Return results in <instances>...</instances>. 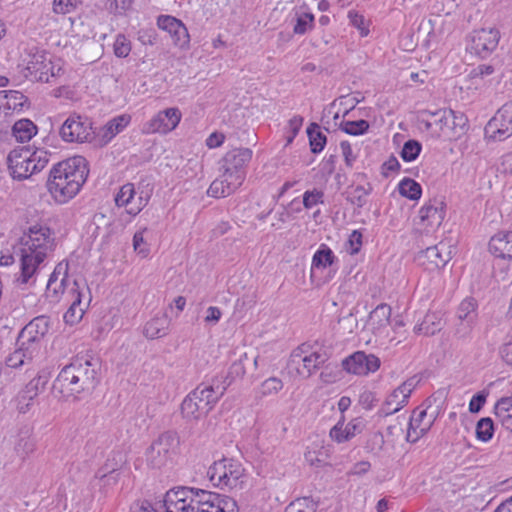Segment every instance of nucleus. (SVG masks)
I'll list each match as a JSON object with an SVG mask.
<instances>
[{"label":"nucleus","mask_w":512,"mask_h":512,"mask_svg":"<svg viewBox=\"0 0 512 512\" xmlns=\"http://www.w3.org/2000/svg\"><path fill=\"white\" fill-rule=\"evenodd\" d=\"M20 248L16 254L20 257V272L15 278L18 286L32 285L40 265L52 247L51 231L48 227L34 225L20 239Z\"/></svg>","instance_id":"nucleus-1"},{"label":"nucleus","mask_w":512,"mask_h":512,"mask_svg":"<svg viewBox=\"0 0 512 512\" xmlns=\"http://www.w3.org/2000/svg\"><path fill=\"white\" fill-rule=\"evenodd\" d=\"M100 362L91 355H77L64 366L53 383V391L63 397L91 392L99 382Z\"/></svg>","instance_id":"nucleus-2"},{"label":"nucleus","mask_w":512,"mask_h":512,"mask_svg":"<svg viewBox=\"0 0 512 512\" xmlns=\"http://www.w3.org/2000/svg\"><path fill=\"white\" fill-rule=\"evenodd\" d=\"M88 174V163L83 156L68 158L51 169L47 181L48 191L56 202L67 203L79 193Z\"/></svg>","instance_id":"nucleus-3"},{"label":"nucleus","mask_w":512,"mask_h":512,"mask_svg":"<svg viewBox=\"0 0 512 512\" xmlns=\"http://www.w3.org/2000/svg\"><path fill=\"white\" fill-rule=\"evenodd\" d=\"M252 158L249 148H235L228 151L220 161V176L208 188V195L221 198L234 193L244 182L246 167Z\"/></svg>","instance_id":"nucleus-4"},{"label":"nucleus","mask_w":512,"mask_h":512,"mask_svg":"<svg viewBox=\"0 0 512 512\" xmlns=\"http://www.w3.org/2000/svg\"><path fill=\"white\" fill-rule=\"evenodd\" d=\"M230 385L231 381H227V377H214L210 384L198 385L181 404L183 417L197 420L206 416Z\"/></svg>","instance_id":"nucleus-5"},{"label":"nucleus","mask_w":512,"mask_h":512,"mask_svg":"<svg viewBox=\"0 0 512 512\" xmlns=\"http://www.w3.org/2000/svg\"><path fill=\"white\" fill-rule=\"evenodd\" d=\"M212 492L179 486L168 490L164 496L166 512H213Z\"/></svg>","instance_id":"nucleus-6"},{"label":"nucleus","mask_w":512,"mask_h":512,"mask_svg":"<svg viewBox=\"0 0 512 512\" xmlns=\"http://www.w3.org/2000/svg\"><path fill=\"white\" fill-rule=\"evenodd\" d=\"M51 153L44 149L15 148L7 157L8 168L13 179L24 180L42 171L50 161Z\"/></svg>","instance_id":"nucleus-7"},{"label":"nucleus","mask_w":512,"mask_h":512,"mask_svg":"<svg viewBox=\"0 0 512 512\" xmlns=\"http://www.w3.org/2000/svg\"><path fill=\"white\" fill-rule=\"evenodd\" d=\"M207 476L215 487L234 489L244 482L245 469L238 460L223 457L208 468Z\"/></svg>","instance_id":"nucleus-8"},{"label":"nucleus","mask_w":512,"mask_h":512,"mask_svg":"<svg viewBox=\"0 0 512 512\" xmlns=\"http://www.w3.org/2000/svg\"><path fill=\"white\" fill-rule=\"evenodd\" d=\"M424 114H428L432 121L424 120L422 123L425 128L430 130L434 126L437 128L436 133H441L452 136H460L464 133L467 118L462 112H456L452 109H439L437 111H424Z\"/></svg>","instance_id":"nucleus-9"},{"label":"nucleus","mask_w":512,"mask_h":512,"mask_svg":"<svg viewBox=\"0 0 512 512\" xmlns=\"http://www.w3.org/2000/svg\"><path fill=\"white\" fill-rule=\"evenodd\" d=\"M25 67V77L31 81L49 82L60 74L62 70L52 62L51 56L44 50L31 48L29 50Z\"/></svg>","instance_id":"nucleus-10"},{"label":"nucleus","mask_w":512,"mask_h":512,"mask_svg":"<svg viewBox=\"0 0 512 512\" xmlns=\"http://www.w3.org/2000/svg\"><path fill=\"white\" fill-rule=\"evenodd\" d=\"M179 446V437L173 431H167L151 444L147 450V462L153 468H161L170 461Z\"/></svg>","instance_id":"nucleus-11"},{"label":"nucleus","mask_w":512,"mask_h":512,"mask_svg":"<svg viewBox=\"0 0 512 512\" xmlns=\"http://www.w3.org/2000/svg\"><path fill=\"white\" fill-rule=\"evenodd\" d=\"M59 134L65 142L84 143L91 142L95 132L88 117L73 113L64 121Z\"/></svg>","instance_id":"nucleus-12"},{"label":"nucleus","mask_w":512,"mask_h":512,"mask_svg":"<svg viewBox=\"0 0 512 512\" xmlns=\"http://www.w3.org/2000/svg\"><path fill=\"white\" fill-rule=\"evenodd\" d=\"M500 32L496 28L473 30L468 36L467 50L470 53L487 58L498 46Z\"/></svg>","instance_id":"nucleus-13"},{"label":"nucleus","mask_w":512,"mask_h":512,"mask_svg":"<svg viewBox=\"0 0 512 512\" xmlns=\"http://www.w3.org/2000/svg\"><path fill=\"white\" fill-rule=\"evenodd\" d=\"M485 134L498 141L512 136V100L505 103L487 123Z\"/></svg>","instance_id":"nucleus-14"},{"label":"nucleus","mask_w":512,"mask_h":512,"mask_svg":"<svg viewBox=\"0 0 512 512\" xmlns=\"http://www.w3.org/2000/svg\"><path fill=\"white\" fill-rule=\"evenodd\" d=\"M181 117L182 114L178 108H167L144 123L142 131L146 134H167L178 126Z\"/></svg>","instance_id":"nucleus-15"},{"label":"nucleus","mask_w":512,"mask_h":512,"mask_svg":"<svg viewBox=\"0 0 512 512\" xmlns=\"http://www.w3.org/2000/svg\"><path fill=\"white\" fill-rule=\"evenodd\" d=\"M478 303L472 298H465L457 309V320L455 328V335L459 339L467 338L476 323L478 312H477Z\"/></svg>","instance_id":"nucleus-16"},{"label":"nucleus","mask_w":512,"mask_h":512,"mask_svg":"<svg viewBox=\"0 0 512 512\" xmlns=\"http://www.w3.org/2000/svg\"><path fill=\"white\" fill-rule=\"evenodd\" d=\"M428 409L429 407L427 409L417 408L413 411L406 435L408 442H417L432 427L437 417V411L428 412Z\"/></svg>","instance_id":"nucleus-17"},{"label":"nucleus","mask_w":512,"mask_h":512,"mask_svg":"<svg viewBox=\"0 0 512 512\" xmlns=\"http://www.w3.org/2000/svg\"><path fill=\"white\" fill-rule=\"evenodd\" d=\"M450 259V251H446V245L443 243L427 247L425 250L419 251L415 256L416 263L428 271L443 268Z\"/></svg>","instance_id":"nucleus-18"},{"label":"nucleus","mask_w":512,"mask_h":512,"mask_svg":"<svg viewBox=\"0 0 512 512\" xmlns=\"http://www.w3.org/2000/svg\"><path fill=\"white\" fill-rule=\"evenodd\" d=\"M380 359L374 354L357 351L342 361V367L348 373L367 375L380 367Z\"/></svg>","instance_id":"nucleus-19"},{"label":"nucleus","mask_w":512,"mask_h":512,"mask_svg":"<svg viewBox=\"0 0 512 512\" xmlns=\"http://www.w3.org/2000/svg\"><path fill=\"white\" fill-rule=\"evenodd\" d=\"M302 353V348L293 351L290 364L295 366L297 373L304 377H310L328 360L325 352H312L309 355H302Z\"/></svg>","instance_id":"nucleus-20"},{"label":"nucleus","mask_w":512,"mask_h":512,"mask_svg":"<svg viewBox=\"0 0 512 512\" xmlns=\"http://www.w3.org/2000/svg\"><path fill=\"white\" fill-rule=\"evenodd\" d=\"M416 384L417 382L414 378L404 381L387 396L380 412L385 416H389L402 409L408 403V399Z\"/></svg>","instance_id":"nucleus-21"},{"label":"nucleus","mask_w":512,"mask_h":512,"mask_svg":"<svg viewBox=\"0 0 512 512\" xmlns=\"http://www.w3.org/2000/svg\"><path fill=\"white\" fill-rule=\"evenodd\" d=\"M71 287L72 284L68 280V263L59 262L49 277L46 286V297L50 302H59L65 290Z\"/></svg>","instance_id":"nucleus-22"},{"label":"nucleus","mask_w":512,"mask_h":512,"mask_svg":"<svg viewBox=\"0 0 512 512\" xmlns=\"http://www.w3.org/2000/svg\"><path fill=\"white\" fill-rule=\"evenodd\" d=\"M446 205L442 199L433 198L426 202L419 211L421 223L428 231L438 228L446 214Z\"/></svg>","instance_id":"nucleus-23"},{"label":"nucleus","mask_w":512,"mask_h":512,"mask_svg":"<svg viewBox=\"0 0 512 512\" xmlns=\"http://www.w3.org/2000/svg\"><path fill=\"white\" fill-rule=\"evenodd\" d=\"M157 25L170 34L176 46L183 48L189 43L188 30L177 18L170 15H161L158 17Z\"/></svg>","instance_id":"nucleus-24"},{"label":"nucleus","mask_w":512,"mask_h":512,"mask_svg":"<svg viewBox=\"0 0 512 512\" xmlns=\"http://www.w3.org/2000/svg\"><path fill=\"white\" fill-rule=\"evenodd\" d=\"M135 188L132 183L124 184L115 196V204L118 207H126V211L130 215H137L146 205V200L142 197L134 198Z\"/></svg>","instance_id":"nucleus-25"},{"label":"nucleus","mask_w":512,"mask_h":512,"mask_svg":"<svg viewBox=\"0 0 512 512\" xmlns=\"http://www.w3.org/2000/svg\"><path fill=\"white\" fill-rule=\"evenodd\" d=\"M68 295L70 296L71 305L64 314V321L66 324L74 325L82 319L85 312L82 306L81 284L77 280L72 282Z\"/></svg>","instance_id":"nucleus-26"},{"label":"nucleus","mask_w":512,"mask_h":512,"mask_svg":"<svg viewBox=\"0 0 512 512\" xmlns=\"http://www.w3.org/2000/svg\"><path fill=\"white\" fill-rule=\"evenodd\" d=\"M125 463L124 456L119 451H112L105 463L96 472V477L100 481L109 482L113 478V482H118L119 473L118 471L122 468Z\"/></svg>","instance_id":"nucleus-27"},{"label":"nucleus","mask_w":512,"mask_h":512,"mask_svg":"<svg viewBox=\"0 0 512 512\" xmlns=\"http://www.w3.org/2000/svg\"><path fill=\"white\" fill-rule=\"evenodd\" d=\"M490 252L503 259H512V231L500 232L489 241Z\"/></svg>","instance_id":"nucleus-28"},{"label":"nucleus","mask_w":512,"mask_h":512,"mask_svg":"<svg viewBox=\"0 0 512 512\" xmlns=\"http://www.w3.org/2000/svg\"><path fill=\"white\" fill-rule=\"evenodd\" d=\"M170 319L167 315H156L144 326V335L149 339H156L167 334Z\"/></svg>","instance_id":"nucleus-29"},{"label":"nucleus","mask_w":512,"mask_h":512,"mask_svg":"<svg viewBox=\"0 0 512 512\" xmlns=\"http://www.w3.org/2000/svg\"><path fill=\"white\" fill-rule=\"evenodd\" d=\"M18 348L6 358V365L11 368H19L25 364L30 363L37 353L27 348L25 345H17Z\"/></svg>","instance_id":"nucleus-30"},{"label":"nucleus","mask_w":512,"mask_h":512,"mask_svg":"<svg viewBox=\"0 0 512 512\" xmlns=\"http://www.w3.org/2000/svg\"><path fill=\"white\" fill-rule=\"evenodd\" d=\"M12 134L18 142H27L37 134V126L29 119H20L14 123Z\"/></svg>","instance_id":"nucleus-31"},{"label":"nucleus","mask_w":512,"mask_h":512,"mask_svg":"<svg viewBox=\"0 0 512 512\" xmlns=\"http://www.w3.org/2000/svg\"><path fill=\"white\" fill-rule=\"evenodd\" d=\"M48 382V376L46 374H39L33 378L20 393L19 402L32 401L40 391H42Z\"/></svg>","instance_id":"nucleus-32"},{"label":"nucleus","mask_w":512,"mask_h":512,"mask_svg":"<svg viewBox=\"0 0 512 512\" xmlns=\"http://www.w3.org/2000/svg\"><path fill=\"white\" fill-rule=\"evenodd\" d=\"M442 329V319L436 313H427L423 321L414 330L416 333L426 336L434 335Z\"/></svg>","instance_id":"nucleus-33"},{"label":"nucleus","mask_w":512,"mask_h":512,"mask_svg":"<svg viewBox=\"0 0 512 512\" xmlns=\"http://www.w3.org/2000/svg\"><path fill=\"white\" fill-rule=\"evenodd\" d=\"M336 256L333 251L325 244H321L312 258V269H324L333 265Z\"/></svg>","instance_id":"nucleus-34"},{"label":"nucleus","mask_w":512,"mask_h":512,"mask_svg":"<svg viewBox=\"0 0 512 512\" xmlns=\"http://www.w3.org/2000/svg\"><path fill=\"white\" fill-rule=\"evenodd\" d=\"M307 134L311 152L314 154L320 153L327 143V137L320 131V126L317 123H311L307 128Z\"/></svg>","instance_id":"nucleus-35"},{"label":"nucleus","mask_w":512,"mask_h":512,"mask_svg":"<svg viewBox=\"0 0 512 512\" xmlns=\"http://www.w3.org/2000/svg\"><path fill=\"white\" fill-rule=\"evenodd\" d=\"M283 389V382L280 378L270 377L264 380L256 391V398L262 399L264 397L273 396L278 394Z\"/></svg>","instance_id":"nucleus-36"},{"label":"nucleus","mask_w":512,"mask_h":512,"mask_svg":"<svg viewBox=\"0 0 512 512\" xmlns=\"http://www.w3.org/2000/svg\"><path fill=\"white\" fill-rule=\"evenodd\" d=\"M212 495L214 498H210L211 501H213V505L211 507L213 508V512H238V505L236 500L233 498L226 496V495H220L217 493H213Z\"/></svg>","instance_id":"nucleus-37"},{"label":"nucleus","mask_w":512,"mask_h":512,"mask_svg":"<svg viewBox=\"0 0 512 512\" xmlns=\"http://www.w3.org/2000/svg\"><path fill=\"white\" fill-rule=\"evenodd\" d=\"M398 190L401 196L410 200H418L422 194L421 185L411 178H404L398 185Z\"/></svg>","instance_id":"nucleus-38"},{"label":"nucleus","mask_w":512,"mask_h":512,"mask_svg":"<svg viewBox=\"0 0 512 512\" xmlns=\"http://www.w3.org/2000/svg\"><path fill=\"white\" fill-rule=\"evenodd\" d=\"M26 101H27V97L23 93H21L19 91H15V90L6 91L5 116L9 115L10 113H12L14 111L21 110L22 107L24 106V104L26 103Z\"/></svg>","instance_id":"nucleus-39"},{"label":"nucleus","mask_w":512,"mask_h":512,"mask_svg":"<svg viewBox=\"0 0 512 512\" xmlns=\"http://www.w3.org/2000/svg\"><path fill=\"white\" fill-rule=\"evenodd\" d=\"M369 127V122L364 119H360L357 121H342L340 124V128L342 131L353 136H358L366 133Z\"/></svg>","instance_id":"nucleus-40"},{"label":"nucleus","mask_w":512,"mask_h":512,"mask_svg":"<svg viewBox=\"0 0 512 512\" xmlns=\"http://www.w3.org/2000/svg\"><path fill=\"white\" fill-rule=\"evenodd\" d=\"M43 337L36 333V331L28 332V335L24 334V328L20 331L19 336L17 338L16 345H25L27 348L31 349L33 347V352L37 353L40 349V341Z\"/></svg>","instance_id":"nucleus-41"},{"label":"nucleus","mask_w":512,"mask_h":512,"mask_svg":"<svg viewBox=\"0 0 512 512\" xmlns=\"http://www.w3.org/2000/svg\"><path fill=\"white\" fill-rule=\"evenodd\" d=\"M494 434V424L491 418H481L476 424V437L478 440L487 442Z\"/></svg>","instance_id":"nucleus-42"},{"label":"nucleus","mask_w":512,"mask_h":512,"mask_svg":"<svg viewBox=\"0 0 512 512\" xmlns=\"http://www.w3.org/2000/svg\"><path fill=\"white\" fill-rule=\"evenodd\" d=\"M130 120L131 116L127 114H122L117 117H114L106 124L105 136L109 134L110 138L114 137L115 135L123 131L125 127H127V125L130 123Z\"/></svg>","instance_id":"nucleus-43"},{"label":"nucleus","mask_w":512,"mask_h":512,"mask_svg":"<svg viewBox=\"0 0 512 512\" xmlns=\"http://www.w3.org/2000/svg\"><path fill=\"white\" fill-rule=\"evenodd\" d=\"M316 503L309 497L298 498L291 502L285 512H316Z\"/></svg>","instance_id":"nucleus-44"},{"label":"nucleus","mask_w":512,"mask_h":512,"mask_svg":"<svg viewBox=\"0 0 512 512\" xmlns=\"http://www.w3.org/2000/svg\"><path fill=\"white\" fill-rule=\"evenodd\" d=\"M36 331L42 337L49 331V320L46 316H39L34 318L24 327V334L28 335V332Z\"/></svg>","instance_id":"nucleus-45"},{"label":"nucleus","mask_w":512,"mask_h":512,"mask_svg":"<svg viewBox=\"0 0 512 512\" xmlns=\"http://www.w3.org/2000/svg\"><path fill=\"white\" fill-rule=\"evenodd\" d=\"M421 148V144L418 141L408 140L403 145L402 151L400 153L401 158L405 162H411L419 156Z\"/></svg>","instance_id":"nucleus-46"},{"label":"nucleus","mask_w":512,"mask_h":512,"mask_svg":"<svg viewBox=\"0 0 512 512\" xmlns=\"http://www.w3.org/2000/svg\"><path fill=\"white\" fill-rule=\"evenodd\" d=\"M324 203V192L314 188L307 190L303 194V206L305 209H312L319 204Z\"/></svg>","instance_id":"nucleus-47"},{"label":"nucleus","mask_w":512,"mask_h":512,"mask_svg":"<svg viewBox=\"0 0 512 512\" xmlns=\"http://www.w3.org/2000/svg\"><path fill=\"white\" fill-rule=\"evenodd\" d=\"M391 307L387 304H379L370 314V318L376 321L378 326H384L389 322Z\"/></svg>","instance_id":"nucleus-48"},{"label":"nucleus","mask_w":512,"mask_h":512,"mask_svg":"<svg viewBox=\"0 0 512 512\" xmlns=\"http://www.w3.org/2000/svg\"><path fill=\"white\" fill-rule=\"evenodd\" d=\"M314 22V16L311 13H303L296 19V23L293 27V32L298 35L305 34L309 29L312 28Z\"/></svg>","instance_id":"nucleus-49"},{"label":"nucleus","mask_w":512,"mask_h":512,"mask_svg":"<svg viewBox=\"0 0 512 512\" xmlns=\"http://www.w3.org/2000/svg\"><path fill=\"white\" fill-rule=\"evenodd\" d=\"M370 193V189L359 185L348 196V200L358 208H362L367 203V197Z\"/></svg>","instance_id":"nucleus-50"},{"label":"nucleus","mask_w":512,"mask_h":512,"mask_svg":"<svg viewBox=\"0 0 512 512\" xmlns=\"http://www.w3.org/2000/svg\"><path fill=\"white\" fill-rule=\"evenodd\" d=\"M35 449V440L30 436L20 437L18 440L15 450L21 457H25L32 453Z\"/></svg>","instance_id":"nucleus-51"},{"label":"nucleus","mask_w":512,"mask_h":512,"mask_svg":"<svg viewBox=\"0 0 512 512\" xmlns=\"http://www.w3.org/2000/svg\"><path fill=\"white\" fill-rule=\"evenodd\" d=\"M131 51L130 41L124 35H118L114 42V53L119 58H125Z\"/></svg>","instance_id":"nucleus-52"},{"label":"nucleus","mask_w":512,"mask_h":512,"mask_svg":"<svg viewBox=\"0 0 512 512\" xmlns=\"http://www.w3.org/2000/svg\"><path fill=\"white\" fill-rule=\"evenodd\" d=\"M340 149L345 161V165L349 168H352L357 159V154L354 153L351 144L348 141H341Z\"/></svg>","instance_id":"nucleus-53"},{"label":"nucleus","mask_w":512,"mask_h":512,"mask_svg":"<svg viewBox=\"0 0 512 512\" xmlns=\"http://www.w3.org/2000/svg\"><path fill=\"white\" fill-rule=\"evenodd\" d=\"M348 18L350 20L351 25L357 28L360 31L361 36H367L369 30L365 26V18L363 15L358 14L357 12L350 11L348 13Z\"/></svg>","instance_id":"nucleus-54"},{"label":"nucleus","mask_w":512,"mask_h":512,"mask_svg":"<svg viewBox=\"0 0 512 512\" xmlns=\"http://www.w3.org/2000/svg\"><path fill=\"white\" fill-rule=\"evenodd\" d=\"M245 374V367L243 364V360L239 359L235 361L230 366L229 372L227 375H217L216 377H227V381L233 382V380L237 377H243Z\"/></svg>","instance_id":"nucleus-55"},{"label":"nucleus","mask_w":512,"mask_h":512,"mask_svg":"<svg viewBox=\"0 0 512 512\" xmlns=\"http://www.w3.org/2000/svg\"><path fill=\"white\" fill-rule=\"evenodd\" d=\"M362 247V234L358 230H353L348 239V250L351 255L357 254Z\"/></svg>","instance_id":"nucleus-56"},{"label":"nucleus","mask_w":512,"mask_h":512,"mask_svg":"<svg viewBox=\"0 0 512 512\" xmlns=\"http://www.w3.org/2000/svg\"><path fill=\"white\" fill-rule=\"evenodd\" d=\"M77 0H54L53 11L57 14L71 12L76 6Z\"/></svg>","instance_id":"nucleus-57"},{"label":"nucleus","mask_w":512,"mask_h":512,"mask_svg":"<svg viewBox=\"0 0 512 512\" xmlns=\"http://www.w3.org/2000/svg\"><path fill=\"white\" fill-rule=\"evenodd\" d=\"M133 248L138 254L142 255L143 257L147 256L149 249L144 241L143 231H137L134 234Z\"/></svg>","instance_id":"nucleus-58"},{"label":"nucleus","mask_w":512,"mask_h":512,"mask_svg":"<svg viewBox=\"0 0 512 512\" xmlns=\"http://www.w3.org/2000/svg\"><path fill=\"white\" fill-rule=\"evenodd\" d=\"M330 437L338 443H343L350 440L348 435H346V431L343 428V422L341 421L332 427L330 430Z\"/></svg>","instance_id":"nucleus-59"},{"label":"nucleus","mask_w":512,"mask_h":512,"mask_svg":"<svg viewBox=\"0 0 512 512\" xmlns=\"http://www.w3.org/2000/svg\"><path fill=\"white\" fill-rule=\"evenodd\" d=\"M486 402V395L482 392L475 394L469 402V411L478 413Z\"/></svg>","instance_id":"nucleus-60"},{"label":"nucleus","mask_w":512,"mask_h":512,"mask_svg":"<svg viewBox=\"0 0 512 512\" xmlns=\"http://www.w3.org/2000/svg\"><path fill=\"white\" fill-rule=\"evenodd\" d=\"M499 355L507 365H512V341L505 342L499 347Z\"/></svg>","instance_id":"nucleus-61"},{"label":"nucleus","mask_w":512,"mask_h":512,"mask_svg":"<svg viewBox=\"0 0 512 512\" xmlns=\"http://www.w3.org/2000/svg\"><path fill=\"white\" fill-rule=\"evenodd\" d=\"M494 70H495L494 66H492L490 64H481V65H478L477 67H475L474 69H472L471 76L483 78L485 76L493 74Z\"/></svg>","instance_id":"nucleus-62"},{"label":"nucleus","mask_w":512,"mask_h":512,"mask_svg":"<svg viewBox=\"0 0 512 512\" xmlns=\"http://www.w3.org/2000/svg\"><path fill=\"white\" fill-rule=\"evenodd\" d=\"M495 415L506 414V411L512 410V397L501 398L495 405Z\"/></svg>","instance_id":"nucleus-63"},{"label":"nucleus","mask_w":512,"mask_h":512,"mask_svg":"<svg viewBox=\"0 0 512 512\" xmlns=\"http://www.w3.org/2000/svg\"><path fill=\"white\" fill-rule=\"evenodd\" d=\"M400 169V163L396 157L391 156L387 161L382 165V174L387 177L388 172H394Z\"/></svg>","instance_id":"nucleus-64"}]
</instances>
